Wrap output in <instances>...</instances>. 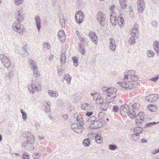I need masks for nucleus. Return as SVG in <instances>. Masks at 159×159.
I'll return each instance as SVG.
<instances>
[{
	"label": "nucleus",
	"mask_w": 159,
	"mask_h": 159,
	"mask_svg": "<svg viewBox=\"0 0 159 159\" xmlns=\"http://www.w3.org/2000/svg\"><path fill=\"white\" fill-rule=\"evenodd\" d=\"M102 91L103 93L107 95L106 101L108 103L112 102L117 96V90L114 88L103 87Z\"/></svg>",
	"instance_id": "1"
},
{
	"label": "nucleus",
	"mask_w": 159,
	"mask_h": 159,
	"mask_svg": "<svg viewBox=\"0 0 159 159\" xmlns=\"http://www.w3.org/2000/svg\"><path fill=\"white\" fill-rule=\"evenodd\" d=\"M41 89V85L37 80H32L30 86L28 88L30 93L34 94L36 91H39Z\"/></svg>",
	"instance_id": "2"
},
{
	"label": "nucleus",
	"mask_w": 159,
	"mask_h": 159,
	"mask_svg": "<svg viewBox=\"0 0 159 159\" xmlns=\"http://www.w3.org/2000/svg\"><path fill=\"white\" fill-rule=\"evenodd\" d=\"M129 108L128 105L125 104L121 105L120 109V113L122 116H126L128 115Z\"/></svg>",
	"instance_id": "3"
},
{
	"label": "nucleus",
	"mask_w": 159,
	"mask_h": 159,
	"mask_svg": "<svg viewBox=\"0 0 159 159\" xmlns=\"http://www.w3.org/2000/svg\"><path fill=\"white\" fill-rule=\"evenodd\" d=\"M84 15L82 11H77L75 13V18L76 22L79 24L81 23L84 18Z\"/></svg>",
	"instance_id": "4"
},
{
	"label": "nucleus",
	"mask_w": 159,
	"mask_h": 159,
	"mask_svg": "<svg viewBox=\"0 0 159 159\" xmlns=\"http://www.w3.org/2000/svg\"><path fill=\"white\" fill-rule=\"evenodd\" d=\"M97 16V20L100 25L102 26H103L105 25V20L104 13L100 11L98 13Z\"/></svg>",
	"instance_id": "5"
},
{
	"label": "nucleus",
	"mask_w": 159,
	"mask_h": 159,
	"mask_svg": "<svg viewBox=\"0 0 159 159\" xmlns=\"http://www.w3.org/2000/svg\"><path fill=\"white\" fill-rule=\"evenodd\" d=\"M71 127L74 131L78 133L82 132L83 131V126L78 125L77 123H73L71 125Z\"/></svg>",
	"instance_id": "6"
},
{
	"label": "nucleus",
	"mask_w": 159,
	"mask_h": 159,
	"mask_svg": "<svg viewBox=\"0 0 159 159\" xmlns=\"http://www.w3.org/2000/svg\"><path fill=\"white\" fill-rule=\"evenodd\" d=\"M159 95L157 94H152L147 96L146 100L149 102H153L156 101L159 98Z\"/></svg>",
	"instance_id": "7"
},
{
	"label": "nucleus",
	"mask_w": 159,
	"mask_h": 159,
	"mask_svg": "<svg viewBox=\"0 0 159 159\" xmlns=\"http://www.w3.org/2000/svg\"><path fill=\"white\" fill-rule=\"evenodd\" d=\"M30 136H28L26 137L27 140L25 141L22 144V147H25V146L29 143L30 144H33L35 142V138L33 135H30Z\"/></svg>",
	"instance_id": "8"
},
{
	"label": "nucleus",
	"mask_w": 159,
	"mask_h": 159,
	"mask_svg": "<svg viewBox=\"0 0 159 159\" xmlns=\"http://www.w3.org/2000/svg\"><path fill=\"white\" fill-rule=\"evenodd\" d=\"M30 64L31 69L33 70L34 76L35 77H38L40 73L37 70L38 68L36 64L32 61L30 62Z\"/></svg>",
	"instance_id": "9"
},
{
	"label": "nucleus",
	"mask_w": 159,
	"mask_h": 159,
	"mask_svg": "<svg viewBox=\"0 0 159 159\" xmlns=\"http://www.w3.org/2000/svg\"><path fill=\"white\" fill-rule=\"evenodd\" d=\"M12 28L16 32L20 35L23 34L22 31H20L21 28L20 24L19 23L16 22L14 23L12 25Z\"/></svg>",
	"instance_id": "10"
},
{
	"label": "nucleus",
	"mask_w": 159,
	"mask_h": 159,
	"mask_svg": "<svg viewBox=\"0 0 159 159\" xmlns=\"http://www.w3.org/2000/svg\"><path fill=\"white\" fill-rule=\"evenodd\" d=\"M16 18L19 22H20L24 20V14L22 10L18 11L16 14Z\"/></svg>",
	"instance_id": "11"
},
{
	"label": "nucleus",
	"mask_w": 159,
	"mask_h": 159,
	"mask_svg": "<svg viewBox=\"0 0 159 159\" xmlns=\"http://www.w3.org/2000/svg\"><path fill=\"white\" fill-rule=\"evenodd\" d=\"M138 27L135 26L134 27H133L131 28V35L132 36H134L137 39L138 37V35L139 34V33L138 30Z\"/></svg>",
	"instance_id": "12"
},
{
	"label": "nucleus",
	"mask_w": 159,
	"mask_h": 159,
	"mask_svg": "<svg viewBox=\"0 0 159 159\" xmlns=\"http://www.w3.org/2000/svg\"><path fill=\"white\" fill-rule=\"evenodd\" d=\"M74 117H76V119L77 122L79 124V125L83 126L84 123L83 120L81 116L80 115H78L77 113H75L74 115Z\"/></svg>",
	"instance_id": "13"
},
{
	"label": "nucleus",
	"mask_w": 159,
	"mask_h": 159,
	"mask_svg": "<svg viewBox=\"0 0 159 159\" xmlns=\"http://www.w3.org/2000/svg\"><path fill=\"white\" fill-rule=\"evenodd\" d=\"M74 117H76V119L77 122L79 124V125L83 126L84 123L83 120L81 116L80 115H78L77 113H75L74 115Z\"/></svg>",
	"instance_id": "14"
},
{
	"label": "nucleus",
	"mask_w": 159,
	"mask_h": 159,
	"mask_svg": "<svg viewBox=\"0 0 159 159\" xmlns=\"http://www.w3.org/2000/svg\"><path fill=\"white\" fill-rule=\"evenodd\" d=\"M74 117H76V119L77 122L79 124V125L83 126L84 123L83 120L81 116L80 115H78L77 113H75L74 115Z\"/></svg>",
	"instance_id": "15"
},
{
	"label": "nucleus",
	"mask_w": 159,
	"mask_h": 159,
	"mask_svg": "<svg viewBox=\"0 0 159 159\" xmlns=\"http://www.w3.org/2000/svg\"><path fill=\"white\" fill-rule=\"evenodd\" d=\"M89 37L92 42L94 43L95 44H97L98 39L95 32H90L89 34Z\"/></svg>",
	"instance_id": "16"
},
{
	"label": "nucleus",
	"mask_w": 159,
	"mask_h": 159,
	"mask_svg": "<svg viewBox=\"0 0 159 159\" xmlns=\"http://www.w3.org/2000/svg\"><path fill=\"white\" fill-rule=\"evenodd\" d=\"M110 42L109 46L110 49L112 51H115L116 48L115 40L112 38H110Z\"/></svg>",
	"instance_id": "17"
},
{
	"label": "nucleus",
	"mask_w": 159,
	"mask_h": 159,
	"mask_svg": "<svg viewBox=\"0 0 159 159\" xmlns=\"http://www.w3.org/2000/svg\"><path fill=\"white\" fill-rule=\"evenodd\" d=\"M35 20L36 22V28L37 30L39 31L41 28V20L39 16H36L35 17Z\"/></svg>",
	"instance_id": "18"
},
{
	"label": "nucleus",
	"mask_w": 159,
	"mask_h": 159,
	"mask_svg": "<svg viewBox=\"0 0 159 159\" xmlns=\"http://www.w3.org/2000/svg\"><path fill=\"white\" fill-rule=\"evenodd\" d=\"M94 126L92 127V129H97L102 126V122L101 120H96L95 122L94 123Z\"/></svg>",
	"instance_id": "19"
},
{
	"label": "nucleus",
	"mask_w": 159,
	"mask_h": 159,
	"mask_svg": "<svg viewBox=\"0 0 159 159\" xmlns=\"http://www.w3.org/2000/svg\"><path fill=\"white\" fill-rule=\"evenodd\" d=\"M111 12L110 14V20L112 25L115 26L116 24L117 18L115 16H112Z\"/></svg>",
	"instance_id": "20"
},
{
	"label": "nucleus",
	"mask_w": 159,
	"mask_h": 159,
	"mask_svg": "<svg viewBox=\"0 0 159 159\" xmlns=\"http://www.w3.org/2000/svg\"><path fill=\"white\" fill-rule=\"evenodd\" d=\"M121 15L120 14L117 18V22L119 25L123 26L124 25V20L122 17L121 16Z\"/></svg>",
	"instance_id": "21"
},
{
	"label": "nucleus",
	"mask_w": 159,
	"mask_h": 159,
	"mask_svg": "<svg viewBox=\"0 0 159 159\" xmlns=\"http://www.w3.org/2000/svg\"><path fill=\"white\" fill-rule=\"evenodd\" d=\"M148 109L151 112H155L157 110V107L153 104H149L148 106Z\"/></svg>",
	"instance_id": "22"
},
{
	"label": "nucleus",
	"mask_w": 159,
	"mask_h": 159,
	"mask_svg": "<svg viewBox=\"0 0 159 159\" xmlns=\"http://www.w3.org/2000/svg\"><path fill=\"white\" fill-rule=\"evenodd\" d=\"M143 118H141L140 117V118H136L135 120L136 125L137 126H139V127L142 125L143 124Z\"/></svg>",
	"instance_id": "23"
},
{
	"label": "nucleus",
	"mask_w": 159,
	"mask_h": 159,
	"mask_svg": "<svg viewBox=\"0 0 159 159\" xmlns=\"http://www.w3.org/2000/svg\"><path fill=\"white\" fill-rule=\"evenodd\" d=\"M153 47L157 54H159V41H155L153 43Z\"/></svg>",
	"instance_id": "24"
},
{
	"label": "nucleus",
	"mask_w": 159,
	"mask_h": 159,
	"mask_svg": "<svg viewBox=\"0 0 159 159\" xmlns=\"http://www.w3.org/2000/svg\"><path fill=\"white\" fill-rule=\"evenodd\" d=\"M2 63L4 66L7 68L9 67L10 65V62L9 60L7 57L2 60Z\"/></svg>",
	"instance_id": "25"
},
{
	"label": "nucleus",
	"mask_w": 159,
	"mask_h": 159,
	"mask_svg": "<svg viewBox=\"0 0 159 159\" xmlns=\"http://www.w3.org/2000/svg\"><path fill=\"white\" fill-rule=\"evenodd\" d=\"M143 128L140 127H137L134 128L133 131L136 134H138L139 135L143 131Z\"/></svg>",
	"instance_id": "26"
},
{
	"label": "nucleus",
	"mask_w": 159,
	"mask_h": 159,
	"mask_svg": "<svg viewBox=\"0 0 159 159\" xmlns=\"http://www.w3.org/2000/svg\"><path fill=\"white\" fill-rule=\"evenodd\" d=\"M109 103L107 102L106 101L102 103L100 106V109L103 111H106L108 107V104Z\"/></svg>",
	"instance_id": "27"
},
{
	"label": "nucleus",
	"mask_w": 159,
	"mask_h": 159,
	"mask_svg": "<svg viewBox=\"0 0 159 159\" xmlns=\"http://www.w3.org/2000/svg\"><path fill=\"white\" fill-rule=\"evenodd\" d=\"M81 108L85 110H89L91 109V106L88 103H84L81 105Z\"/></svg>",
	"instance_id": "28"
},
{
	"label": "nucleus",
	"mask_w": 159,
	"mask_h": 159,
	"mask_svg": "<svg viewBox=\"0 0 159 159\" xmlns=\"http://www.w3.org/2000/svg\"><path fill=\"white\" fill-rule=\"evenodd\" d=\"M63 79L67 81V83L68 84H70V80L71 79V77L68 74H65L63 77Z\"/></svg>",
	"instance_id": "29"
},
{
	"label": "nucleus",
	"mask_w": 159,
	"mask_h": 159,
	"mask_svg": "<svg viewBox=\"0 0 159 159\" xmlns=\"http://www.w3.org/2000/svg\"><path fill=\"white\" fill-rule=\"evenodd\" d=\"M44 107V111L46 112L47 114L48 113L50 112V107L49 104L48 102H47L46 104L43 105Z\"/></svg>",
	"instance_id": "30"
},
{
	"label": "nucleus",
	"mask_w": 159,
	"mask_h": 159,
	"mask_svg": "<svg viewBox=\"0 0 159 159\" xmlns=\"http://www.w3.org/2000/svg\"><path fill=\"white\" fill-rule=\"evenodd\" d=\"M79 46L78 47V49L81 52V54L84 55L85 54V51L83 44L79 43Z\"/></svg>",
	"instance_id": "31"
},
{
	"label": "nucleus",
	"mask_w": 159,
	"mask_h": 159,
	"mask_svg": "<svg viewBox=\"0 0 159 159\" xmlns=\"http://www.w3.org/2000/svg\"><path fill=\"white\" fill-rule=\"evenodd\" d=\"M95 141L98 143L100 144L102 142L103 138L102 137L98 135L95 136Z\"/></svg>",
	"instance_id": "32"
},
{
	"label": "nucleus",
	"mask_w": 159,
	"mask_h": 159,
	"mask_svg": "<svg viewBox=\"0 0 159 159\" xmlns=\"http://www.w3.org/2000/svg\"><path fill=\"white\" fill-rule=\"evenodd\" d=\"M48 94L52 97L56 98L58 95V93L57 92H55L52 90H49L48 91Z\"/></svg>",
	"instance_id": "33"
},
{
	"label": "nucleus",
	"mask_w": 159,
	"mask_h": 159,
	"mask_svg": "<svg viewBox=\"0 0 159 159\" xmlns=\"http://www.w3.org/2000/svg\"><path fill=\"white\" fill-rule=\"evenodd\" d=\"M14 75V71L13 70L10 71L6 74V78L7 79H10Z\"/></svg>",
	"instance_id": "34"
},
{
	"label": "nucleus",
	"mask_w": 159,
	"mask_h": 159,
	"mask_svg": "<svg viewBox=\"0 0 159 159\" xmlns=\"http://www.w3.org/2000/svg\"><path fill=\"white\" fill-rule=\"evenodd\" d=\"M66 60V56L65 54L63 52L62 53L61 55L60 61L62 64H64Z\"/></svg>",
	"instance_id": "35"
},
{
	"label": "nucleus",
	"mask_w": 159,
	"mask_h": 159,
	"mask_svg": "<svg viewBox=\"0 0 159 159\" xmlns=\"http://www.w3.org/2000/svg\"><path fill=\"white\" fill-rule=\"evenodd\" d=\"M126 83V85H127V86L126 87L127 89H132L134 86V84L130 81H127Z\"/></svg>",
	"instance_id": "36"
},
{
	"label": "nucleus",
	"mask_w": 159,
	"mask_h": 159,
	"mask_svg": "<svg viewBox=\"0 0 159 159\" xmlns=\"http://www.w3.org/2000/svg\"><path fill=\"white\" fill-rule=\"evenodd\" d=\"M64 35H65V33H64V32L63 30H61L59 31L58 32V37H59V39H60V40L61 42L63 41V39L61 40V38H64Z\"/></svg>",
	"instance_id": "37"
},
{
	"label": "nucleus",
	"mask_w": 159,
	"mask_h": 159,
	"mask_svg": "<svg viewBox=\"0 0 159 159\" xmlns=\"http://www.w3.org/2000/svg\"><path fill=\"white\" fill-rule=\"evenodd\" d=\"M159 123V121L157 122H149L148 123H147L145 125V128H147L148 127H152V126L155 125L156 124H158Z\"/></svg>",
	"instance_id": "38"
},
{
	"label": "nucleus",
	"mask_w": 159,
	"mask_h": 159,
	"mask_svg": "<svg viewBox=\"0 0 159 159\" xmlns=\"http://www.w3.org/2000/svg\"><path fill=\"white\" fill-rule=\"evenodd\" d=\"M143 4H142V5L141 3L139 4L138 5V12L139 13H142L143 12L144 10L143 7Z\"/></svg>",
	"instance_id": "39"
},
{
	"label": "nucleus",
	"mask_w": 159,
	"mask_h": 159,
	"mask_svg": "<svg viewBox=\"0 0 159 159\" xmlns=\"http://www.w3.org/2000/svg\"><path fill=\"white\" fill-rule=\"evenodd\" d=\"M83 143L85 146H89L90 144V140L88 138L86 139L83 141Z\"/></svg>",
	"instance_id": "40"
},
{
	"label": "nucleus",
	"mask_w": 159,
	"mask_h": 159,
	"mask_svg": "<svg viewBox=\"0 0 159 159\" xmlns=\"http://www.w3.org/2000/svg\"><path fill=\"white\" fill-rule=\"evenodd\" d=\"M136 39V38L134 36H132V37L130 38L129 40V42L130 45H133L135 44V39Z\"/></svg>",
	"instance_id": "41"
},
{
	"label": "nucleus",
	"mask_w": 159,
	"mask_h": 159,
	"mask_svg": "<svg viewBox=\"0 0 159 159\" xmlns=\"http://www.w3.org/2000/svg\"><path fill=\"white\" fill-rule=\"evenodd\" d=\"M72 60L73 61L74 66L77 67L78 64V59L77 57H72Z\"/></svg>",
	"instance_id": "42"
},
{
	"label": "nucleus",
	"mask_w": 159,
	"mask_h": 159,
	"mask_svg": "<svg viewBox=\"0 0 159 159\" xmlns=\"http://www.w3.org/2000/svg\"><path fill=\"white\" fill-rule=\"evenodd\" d=\"M128 116H129L130 117L131 119H134L135 117L136 116V113L134 111V110L132 111V112H131L130 111L129 112L128 115Z\"/></svg>",
	"instance_id": "43"
},
{
	"label": "nucleus",
	"mask_w": 159,
	"mask_h": 159,
	"mask_svg": "<svg viewBox=\"0 0 159 159\" xmlns=\"http://www.w3.org/2000/svg\"><path fill=\"white\" fill-rule=\"evenodd\" d=\"M128 116H129L130 117L131 119H134L135 117L136 116V113L134 111V110L132 111V112H131L130 111L129 112L128 115Z\"/></svg>",
	"instance_id": "44"
},
{
	"label": "nucleus",
	"mask_w": 159,
	"mask_h": 159,
	"mask_svg": "<svg viewBox=\"0 0 159 159\" xmlns=\"http://www.w3.org/2000/svg\"><path fill=\"white\" fill-rule=\"evenodd\" d=\"M132 107L133 110H137L139 109L140 104L138 103H134L132 105Z\"/></svg>",
	"instance_id": "45"
},
{
	"label": "nucleus",
	"mask_w": 159,
	"mask_h": 159,
	"mask_svg": "<svg viewBox=\"0 0 159 159\" xmlns=\"http://www.w3.org/2000/svg\"><path fill=\"white\" fill-rule=\"evenodd\" d=\"M112 109L113 111L116 113H117L120 112L119 107L117 105H115L112 107Z\"/></svg>",
	"instance_id": "46"
},
{
	"label": "nucleus",
	"mask_w": 159,
	"mask_h": 159,
	"mask_svg": "<svg viewBox=\"0 0 159 159\" xmlns=\"http://www.w3.org/2000/svg\"><path fill=\"white\" fill-rule=\"evenodd\" d=\"M139 135L138 134H134L132 135V138L135 141H137V139L139 137Z\"/></svg>",
	"instance_id": "47"
},
{
	"label": "nucleus",
	"mask_w": 159,
	"mask_h": 159,
	"mask_svg": "<svg viewBox=\"0 0 159 159\" xmlns=\"http://www.w3.org/2000/svg\"><path fill=\"white\" fill-rule=\"evenodd\" d=\"M20 112L22 115V119L24 120H26L27 117V115L26 113L22 109L20 110Z\"/></svg>",
	"instance_id": "48"
},
{
	"label": "nucleus",
	"mask_w": 159,
	"mask_h": 159,
	"mask_svg": "<svg viewBox=\"0 0 159 159\" xmlns=\"http://www.w3.org/2000/svg\"><path fill=\"white\" fill-rule=\"evenodd\" d=\"M110 150L114 151L117 149V147L114 144H110L108 146Z\"/></svg>",
	"instance_id": "49"
},
{
	"label": "nucleus",
	"mask_w": 159,
	"mask_h": 159,
	"mask_svg": "<svg viewBox=\"0 0 159 159\" xmlns=\"http://www.w3.org/2000/svg\"><path fill=\"white\" fill-rule=\"evenodd\" d=\"M41 157L39 153H34L33 154V157L34 159H39Z\"/></svg>",
	"instance_id": "50"
},
{
	"label": "nucleus",
	"mask_w": 159,
	"mask_h": 159,
	"mask_svg": "<svg viewBox=\"0 0 159 159\" xmlns=\"http://www.w3.org/2000/svg\"><path fill=\"white\" fill-rule=\"evenodd\" d=\"M96 117L95 116H91L88 119V121L90 122H93V124L94 125V123L95 122L96 120Z\"/></svg>",
	"instance_id": "51"
},
{
	"label": "nucleus",
	"mask_w": 159,
	"mask_h": 159,
	"mask_svg": "<svg viewBox=\"0 0 159 159\" xmlns=\"http://www.w3.org/2000/svg\"><path fill=\"white\" fill-rule=\"evenodd\" d=\"M24 1V0H14L15 4L17 5H19L22 4Z\"/></svg>",
	"instance_id": "52"
},
{
	"label": "nucleus",
	"mask_w": 159,
	"mask_h": 159,
	"mask_svg": "<svg viewBox=\"0 0 159 159\" xmlns=\"http://www.w3.org/2000/svg\"><path fill=\"white\" fill-rule=\"evenodd\" d=\"M154 52L152 50H148L147 51V55L149 57H152L153 56Z\"/></svg>",
	"instance_id": "53"
},
{
	"label": "nucleus",
	"mask_w": 159,
	"mask_h": 159,
	"mask_svg": "<svg viewBox=\"0 0 159 159\" xmlns=\"http://www.w3.org/2000/svg\"><path fill=\"white\" fill-rule=\"evenodd\" d=\"M130 77L131 78V80L133 81H136L138 80V75H134L133 76L132 75L131 76H130Z\"/></svg>",
	"instance_id": "54"
},
{
	"label": "nucleus",
	"mask_w": 159,
	"mask_h": 159,
	"mask_svg": "<svg viewBox=\"0 0 159 159\" xmlns=\"http://www.w3.org/2000/svg\"><path fill=\"white\" fill-rule=\"evenodd\" d=\"M63 16H60L59 17V21L61 24L62 25H65V20L64 18H63Z\"/></svg>",
	"instance_id": "55"
},
{
	"label": "nucleus",
	"mask_w": 159,
	"mask_h": 159,
	"mask_svg": "<svg viewBox=\"0 0 159 159\" xmlns=\"http://www.w3.org/2000/svg\"><path fill=\"white\" fill-rule=\"evenodd\" d=\"M22 158L23 159H30L29 155L27 153H24L23 154Z\"/></svg>",
	"instance_id": "56"
},
{
	"label": "nucleus",
	"mask_w": 159,
	"mask_h": 159,
	"mask_svg": "<svg viewBox=\"0 0 159 159\" xmlns=\"http://www.w3.org/2000/svg\"><path fill=\"white\" fill-rule=\"evenodd\" d=\"M143 118V119L144 118V113L143 112H140L138 115L137 116L136 118Z\"/></svg>",
	"instance_id": "57"
},
{
	"label": "nucleus",
	"mask_w": 159,
	"mask_h": 159,
	"mask_svg": "<svg viewBox=\"0 0 159 159\" xmlns=\"http://www.w3.org/2000/svg\"><path fill=\"white\" fill-rule=\"evenodd\" d=\"M43 47L44 49H48L50 47V45L47 42L43 43Z\"/></svg>",
	"instance_id": "58"
},
{
	"label": "nucleus",
	"mask_w": 159,
	"mask_h": 159,
	"mask_svg": "<svg viewBox=\"0 0 159 159\" xmlns=\"http://www.w3.org/2000/svg\"><path fill=\"white\" fill-rule=\"evenodd\" d=\"M118 83H120V85L121 86V87H122L123 88H124L125 89H127L126 87L127 86V85H126V82H119Z\"/></svg>",
	"instance_id": "59"
},
{
	"label": "nucleus",
	"mask_w": 159,
	"mask_h": 159,
	"mask_svg": "<svg viewBox=\"0 0 159 159\" xmlns=\"http://www.w3.org/2000/svg\"><path fill=\"white\" fill-rule=\"evenodd\" d=\"M128 71L129 72V75L131 76L134 75L135 73V71L134 70H128Z\"/></svg>",
	"instance_id": "60"
},
{
	"label": "nucleus",
	"mask_w": 159,
	"mask_h": 159,
	"mask_svg": "<svg viewBox=\"0 0 159 159\" xmlns=\"http://www.w3.org/2000/svg\"><path fill=\"white\" fill-rule=\"evenodd\" d=\"M99 95V93H95L93 95V100H96L97 99L98 97V95Z\"/></svg>",
	"instance_id": "61"
},
{
	"label": "nucleus",
	"mask_w": 159,
	"mask_h": 159,
	"mask_svg": "<svg viewBox=\"0 0 159 159\" xmlns=\"http://www.w3.org/2000/svg\"><path fill=\"white\" fill-rule=\"evenodd\" d=\"M29 53L27 52H24L21 54V56L23 57H25L28 56Z\"/></svg>",
	"instance_id": "62"
},
{
	"label": "nucleus",
	"mask_w": 159,
	"mask_h": 159,
	"mask_svg": "<svg viewBox=\"0 0 159 159\" xmlns=\"http://www.w3.org/2000/svg\"><path fill=\"white\" fill-rule=\"evenodd\" d=\"M159 78V77L158 76H156L155 77L152 78L150 80H152L154 82H156L157 81L158 79Z\"/></svg>",
	"instance_id": "63"
},
{
	"label": "nucleus",
	"mask_w": 159,
	"mask_h": 159,
	"mask_svg": "<svg viewBox=\"0 0 159 159\" xmlns=\"http://www.w3.org/2000/svg\"><path fill=\"white\" fill-rule=\"evenodd\" d=\"M7 57L4 55L3 54H0V60L2 61V60H4L5 58H7Z\"/></svg>",
	"instance_id": "64"
}]
</instances>
